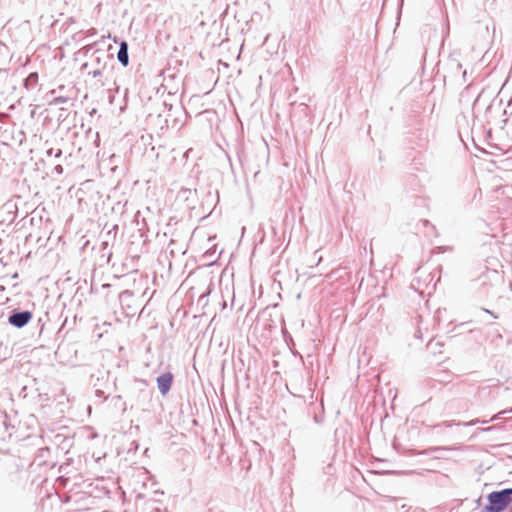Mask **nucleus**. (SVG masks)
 I'll return each mask as SVG.
<instances>
[{
  "label": "nucleus",
  "mask_w": 512,
  "mask_h": 512,
  "mask_svg": "<svg viewBox=\"0 0 512 512\" xmlns=\"http://www.w3.org/2000/svg\"><path fill=\"white\" fill-rule=\"evenodd\" d=\"M488 500L491 504L489 510L491 512H500L505 509L508 504L511 502V497L507 495V492H492L488 496Z\"/></svg>",
  "instance_id": "1"
},
{
  "label": "nucleus",
  "mask_w": 512,
  "mask_h": 512,
  "mask_svg": "<svg viewBox=\"0 0 512 512\" xmlns=\"http://www.w3.org/2000/svg\"><path fill=\"white\" fill-rule=\"evenodd\" d=\"M173 374L166 372L157 378V385L162 395H166L171 388Z\"/></svg>",
  "instance_id": "2"
},
{
  "label": "nucleus",
  "mask_w": 512,
  "mask_h": 512,
  "mask_svg": "<svg viewBox=\"0 0 512 512\" xmlns=\"http://www.w3.org/2000/svg\"><path fill=\"white\" fill-rule=\"evenodd\" d=\"M32 318V314L29 311L15 313L9 317L10 324L16 327H23L26 325L30 319Z\"/></svg>",
  "instance_id": "3"
},
{
  "label": "nucleus",
  "mask_w": 512,
  "mask_h": 512,
  "mask_svg": "<svg viewBox=\"0 0 512 512\" xmlns=\"http://www.w3.org/2000/svg\"><path fill=\"white\" fill-rule=\"evenodd\" d=\"M118 60L124 65H128V46L126 42H122L118 51Z\"/></svg>",
  "instance_id": "4"
},
{
  "label": "nucleus",
  "mask_w": 512,
  "mask_h": 512,
  "mask_svg": "<svg viewBox=\"0 0 512 512\" xmlns=\"http://www.w3.org/2000/svg\"><path fill=\"white\" fill-rule=\"evenodd\" d=\"M505 492H507V495L510 497V495L512 494V489H505L504 490Z\"/></svg>",
  "instance_id": "5"
}]
</instances>
